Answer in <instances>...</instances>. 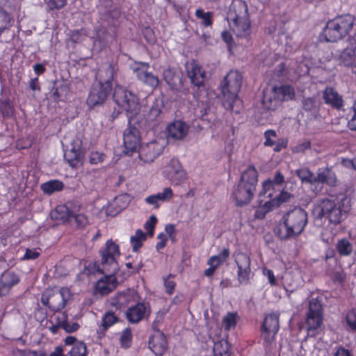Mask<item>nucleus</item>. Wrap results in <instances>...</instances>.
I'll use <instances>...</instances> for the list:
<instances>
[{
    "label": "nucleus",
    "instance_id": "nucleus-55",
    "mask_svg": "<svg viewBox=\"0 0 356 356\" xmlns=\"http://www.w3.org/2000/svg\"><path fill=\"white\" fill-rule=\"evenodd\" d=\"M164 286L165 292L168 294L171 295L173 293L176 286V282L174 281L172 276L169 275L164 278Z\"/></svg>",
    "mask_w": 356,
    "mask_h": 356
},
{
    "label": "nucleus",
    "instance_id": "nucleus-59",
    "mask_svg": "<svg viewBox=\"0 0 356 356\" xmlns=\"http://www.w3.org/2000/svg\"><path fill=\"white\" fill-rule=\"evenodd\" d=\"M311 148V143L309 141L305 140L292 148L293 153H304L307 149Z\"/></svg>",
    "mask_w": 356,
    "mask_h": 356
},
{
    "label": "nucleus",
    "instance_id": "nucleus-33",
    "mask_svg": "<svg viewBox=\"0 0 356 356\" xmlns=\"http://www.w3.org/2000/svg\"><path fill=\"white\" fill-rule=\"evenodd\" d=\"M323 183H326L331 186L334 185L336 183V178L334 174L327 169L319 170L316 175H314V179H312V184Z\"/></svg>",
    "mask_w": 356,
    "mask_h": 356
},
{
    "label": "nucleus",
    "instance_id": "nucleus-35",
    "mask_svg": "<svg viewBox=\"0 0 356 356\" xmlns=\"http://www.w3.org/2000/svg\"><path fill=\"white\" fill-rule=\"evenodd\" d=\"M262 190L259 193V196L268 198V200H273L275 196L280 195L284 191H278L277 188L273 185L270 179H268L263 183Z\"/></svg>",
    "mask_w": 356,
    "mask_h": 356
},
{
    "label": "nucleus",
    "instance_id": "nucleus-42",
    "mask_svg": "<svg viewBox=\"0 0 356 356\" xmlns=\"http://www.w3.org/2000/svg\"><path fill=\"white\" fill-rule=\"evenodd\" d=\"M213 356H229L226 341H218L213 344Z\"/></svg>",
    "mask_w": 356,
    "mask_h": 356
},
{
    "label": "nucleus",
    "instance_id": "nucleus-9",
    "mask_svg": "<svg viewBox=\"0 0 356 356\" xmlns=\"http://www.w3.org/2000/svg\"><path fill=\"white\" fill-rule=\"evenodd\" d=\"M70 297V290L67 287H63L59 291L47 289L42 294L41 302L53 311H59L65 307Z\"/></svg>",
    "mask_w": 356,
    "mask_h": 356
},
{
    "label": "nucleus",
    "instance_id": "nucleus-50",
    "mask_svg": "<svg viewBox=\"0 0 356 356\" xmlns=\"http://www.w3.org/2000/svg\"><path fill=\"white\" fill-rule=\"evenodd\" d=\"M160 203L170 201L173 197V191L171 188L166 187L163 191L155 194Z\"/></svg>",
    "mask_w": 356,
    "mask_h": 356
},
{
    "label": "nucleus",
    "instance_id": "nucleus-52",
    "mask_svg": "<svg viewBox=\"0 0 356 356\" xmlns=\"http://www.w3.org/2000/svg\"><path fill=\"white\" fill-rule=\"evenodd\" d=\"M157 222V218L155 216H151L148 220L145 223L144 227L147 230V234L150 237L154 234V227Z\"/></svg>",
    "mask_w": 356,
    "mask_h": 356
},
{
    "label": "nucleus",
    "instance_id": "nucleus-14",
    "mask_svg": "<svg viewBox=\"0 0 356 356\" xmlns=\"http://www.w3.org/2000/svg\"><path fill=\"white\" fill-rule=\"evenodd\" d=\"M165 147V141H152L142 145L138 151V156L144 163H152L159 156Z\"/></svg>",
    "mask_w": 356,
    "mask_h": 356
},
{
    "label": "nucleus",
    "instance_id": "nucleus-51",
    "mask_svg": "<svg viewBox=\"0 0 356 356\" xmlns=\"http://www.w3.org/2000/svg\"><path fill=\"white\" fill-rule=\"evenodd\" d=\"M346 321L351 330H356V309H353L347 313Z\"/></svg>",
    "mask_w": 356,
    "mask_h": 356
},
{
    "label": "nucleus",
    "instance_id": "nucleus-64",
    "mask_svg": "<svg viewBox=\"0 0 356 356\" xmlns=\"http://www.w3.org/2000/svg\"><path fill=\"white\" fill-rule=\"evenodd\" d=\"M40 253L34 249H26L23 257L24 260H33L37 259Z\"/></svg>",
    "mask_w": 356,
    "mask_h": 356
},
{
    "label": "nucleus",
    "instance_id": "nucleus-32",
    "mask_svg": "<svg viewBox=\"0 0 356 356\" xmlns=\"http://www.w3.org/2000/svg\"><path fill=\"white\" fill-rule=\"evenodd\" d=\"M355 43H350L341 54V62L347 66L356 67V39Z\"/></svg>",
    "mask_w": 356,
    "mask_h": 356
},
{
    "label": "nucleus",
    "instance_id": "nucleus-60",
    "mask_svg": "<svg viewBox=\"0 0 356 356\" xmlns=\"http://www.w3.org/2000/svg\"><path fill=\"white\" fill-rule=\"evenodd\" d=\"M131 334L129 330H124L120 337L122 346L128 348L130 346Z\"/></svg>",
    "mask_w": 356,
    "mask_h": 356
},
{
    "label": "nucleus",
    "instance_id": "nucleus-43",
    "mask_svg": "<svg viewBox=\"0 0 356 356\" xmlns=\"http://www.w3.org/2000/svg\"><path fill=\"white\" fill-rule=\"evenodd\" d=\"M195 16L202 20L205 26H209L212 24L213 13L211 12H204L202 9L199 8L195 11Z\"/></svg>",
    "mask_w": 356,
    "mask_h": 356
},
{
    "label": "nucleus",
    "instance_id": "nucleus-58",
    "mask_svg": "<svg viewBox=\"0 0 356 356\" xmlns=\"http://www.w3.org/2000/svg\"><path fill=\"white\" fill-rule=\"evenodd\" d=\"M51 10L60 9L66 4V0H44Z\"/></svg>",
    "mask_w": 356,
    "mask_h": 356
},
{
    "label": "nucleus",
    "instance_id": "nucleus-34",
    "mask_svg": "<svg viewBox=\"0 0 356 356\" xmlns=\"http://www.w3.org/2000/svg\"><path fill=\"white\" fill-rule=\"evenodd\" d=\"M73 211L66 205H58L51 212V217L54 220L66 222L72 218Z\"/></svg>",
    "mask_w": 356,
    "mask_h": 356
},
{
    "label": "nucleus",
    "instance_id": "nucleus-53",
    "mask_svg": "<svg viewBox=\"0 0 356 356\" xmlns=\"http://www.w3.org/2000/svg\"><path fill=\"white\" fill-rule=\"evenodd\" d=\"M265 146H272L275 144V140L277 138L276 132L274 130L269 129L264 133Z\"/></svg>",
    "mask_w": 356,
    "mask_h": 356
},
{
    "label": "nucleus",
    "instance_id": "nucleus-56",
    "mask_svg": "<svg viewBox=\"0 0 356 356\" xmlns=\"http://www.w3.org/2000/svg\"><path fill=\"white\" fill-rule=\"evenodd\" d=\"M0 111L5 117H10L13 115V106L9 101H4L1 103Z\"/></svg>",
    "mask_w": 356,
    "mask_h": 356
},
{
    "label": "nucleus",
    "instance_id": "nucleus-45",
    "mask_svg": "<svg viewBox=\"0 0 356 356\" xmlns=\"http://www.w3.org/2000/svg\"><path fill=\"white\" fill-rule=\"evenodd\" d=\"M163 78L171 88H174L176 86L177 81H179V77L176 76L171 69L164 70Z\"/></svg>",
    "mask_w": 356,
    "mask_h": 356
},
{
    "label": "nucleus",
    "instance_id": "nucleus-61",
    "mask_svg": "<svg viewBox=\"0 0 356 356\" xmlns=\"http://www.w3.org/2000/svg\"><path fill=\"white\" fill-rule=\"evenodd\" d=\"M273 185L277 188L278 191L282 190V184L284 181V177L280 172H277L273 179H270Z\"/></svg>",
    "mask_w": 356,
    "mask_h": 356
},
{
    "label": "nucleus",
    "instance_id": "nucleus-36",
    "mask_svg": "<svg viewBox=\"0 0 356 356\" xmlns=\"http://www.w3.org/2000/svg\"><path fill=\"white\" fill-rule=\"evenodd\" d=\"M229 256V250L227 248H225L219 254L211 257L207 261V264L216 269L227 259Z\"/></svg>",
    "mask_w": 356,
    "mask_h": 356
},
{
    "label": "nucleus",
    "instance_id": "nucleus-26",
    "mask_svg": "<svg viewBox=\"0 0 356 356\" xmlns=\"http://www.w3.org/2000/svg\"><path fill=\"white\" fill-rule=\"evenodd\" d=\"M167 341L165 335L157 330L149 340V347L157 356L162 355L167 350Z\"/></svg>",
    "mask_w": 356,
    "mask_h": 356
},
{
    "label": "nucleus",
    "instance_id": "nucleus-62",
    "mask_svg": "<svg viewBox=\"0 0 356 356\" xmlns=\"http://www.w3.org/2000/svg\"><path fill=\"white\" fill-rule=\"evenodd\" d=\"M263 274L268 278V282L271 286L277 285V279L272 270L268 268L263 269Z\"/></svg>",
    "mask_w": 356,
    "mask_h": 356
},
{
    "label": "nucleus",
    "instance_id": "nucleus-46",
    "mask_svg": "<svg viewBox=\"0 0 356 356\" xmlns=\"http://www.w3.org/2000/svg\"><path fill=\"white\" fill-rule=\"evenodd\" d=\"M298 177L304 183H309L312 184V179H314V174L307 168H301L296 171Z\"/></svg>",
    "mask_w": 356,
    "mask_h": 356
},
{
    "label": "nucleus",
    "instance_id": "nucleus-25",
    "mask_svg": "<svg viewBox=\"0 0 356 356\" xmlns=\"http://www.w3.org/2000/svg\"><path fill=\"white\" fill-rule=\"evenodd\" d=\"M189 130V126L182 120H175L167 127V134L169 138L174 140H182Z\"/></svg>",
    "mask_w": 356,
    "mask_h": 356
},
{
    "label": "nucleus",
    "instance_id": "nucleus-29",
    "mask_svg": "<svg viewBox=\"0 0 356 356\" xmlns=\"http://www.w3.org/2000/svg\"><path fill=\"white\" fill-rule=\"evenodd\" d=\"M52 321H55L57 325L63 328L66 332H74L80 327L78 322L68 321L67 315L65 312L55 314L52 316Z\"/></svg>",
    "mask_w": 356,
    "mask_h": 356
},
{
    "label": "nucleus",
    "instance_id": "nucleus-7",
    "mask_svg": "<svg viewBox=\"0 0 356 356\" xmlns=\"http://www.w3.org/2000/svg\"><path fill=\"white\" fill-rule=\"evenodd\" d=\"M242 84V76L236 70H231L225 77L221 90L227 108L233 109L234 103L238 101V93Z\"/></svg>",
    "mask_w": 356,
    "mask_h": 356
},
{
    "label": "nucleus",
    "instance_id": "nucleus-38",
    "mask_svg": "<svg viewBox=\"0 0 356 356\" xmlns=\"http://www.w3.org/2000/svg\"><path fill=\"white\" fill-rule=\"evenodd\" d=\"M147 234L141 229L136 230L134 235L130 238V242L134 252H137L143 245V242L147 239Z\"/></svg>",
    "mask_w": 356,
    "mask_h": 356
},
{
    "label": "nucleus",
    "instance_id": "nucleus-23",
    "mask_svg": "<svg viewBox=\"0 0 356 356\" xmlns=\"http://www.w3.org/2000/svg\"><path fill=\"white\" fill-rule=\"evenodd\" d=\"M150 314V307L143 302H138L134 306L129 307L126 316L131 323H137Z\"/></svg>",
    "mask_w": 356,
    "mask_h": 356
},
{
    "label": "nucleus",
    "instance_id": "nucleus-27",
    "mask_svg": "<svg viewBox=\"0 0 356 356\" xmlns=\"http://www.w3.org/2000/svg\"><path fill=\"white\" fill-rule=\"evenodd\" d=\"M129 196L127 194L116 197L108 204L106 209V214L108 216H115L129 205Z\"/></svg>",
    "mask_w": 356,
    "mask_h": 356
},
{
    "label": "nucleus",
    "instance_id": "nucleus-63",
    "mask_svg": "<svg viewBox=\"0 0 356 356\" xmlns=\"http://www.w3.org/2000/svg\"><path fill=\"white\" fill-rule=\"evenodd\" d=\"M145 202L148 205L152 206L154 207V209H158L161 204V203L159 202V201L155 194L147 196L145 199Z\"/></svg>",
    "mask_w": 356,
    "mask_h": 356
},
{
    "label": "nucleus",
    "instance_id": "nucleus-15",
    "mask_svg": "<svg viewBox=\"0 0 356 356\" xmlns=\"http://www.w3.org/2000/svg\"><path fill=\"white\" fill-rule=\"evenodd\" d=\"M323 320L322 306L321 302L314 298L309 301V311L307 318V325L309 330H315L318 329Z\"/></svg>",
    "mask_w": 356,
    "mask_h": 356
},
{
    "label": "nucleus",
    "instance_id": "nucleus-37",
    "mask_svg": "<svg viewBox=\"0 0 356 356\" xmlns=\"http://www.w3.org/2000/svg\"><path fill=\"white\" fill-rule=\"evenodd\" d=\"M63 184L58 180H51L41 185L42 191L48 195H51L54 192L60 191L63 188Z\"/></svg>",
    "mask_w": 356,
    "mask_h": 356
},
{
    "label": "nucleus",
    "instance_id": "nucleus-57",
    "mask_svg": "<svg viewBox=\"0 0 356 356\" xmlns=\"http://www.w3.org/2000/svg\"><path fill=\"white\" fill-rule=\"evenodd\" d=\"M105 159V154L99 152H92L89 155V162L91 164H98Z\"/></svg>",
    "mask_w": 356,
    "mask_h": 356
},
{
    "label": "nucleus",
    "instance_id": "nucleus-48",
    "mask_svg": "<svg viewBox=\"0 0 356 356\" xmlns=\"http://www.w3.org/2000/svg\"><path fill=\"white\" fill-rule=\"evenodd\" d=\"M72 218L74 219L76 226L80 228L85 227L89 223L88 217L83 213L73 211Z\"/></svg>",
    "mask_w": 356,
    "mask_h": 356
},
{
    "label": "nucleus",
    "instance_id": "nucleus-31",
    "mask_svg": "<svg viewBox=\"0 0 356 356\" xmlns=\"http://www.w3.org/2000/svg\"><path fill=\"white\" fill-rule=\"evenodd\" d=\"M325 103L332 107L340 109L343 104L342 97L332 87H327L323 94Z\"/></svg>",
    "mask_w": 356,
    "mask_h": 356
},
{
    "label": "nucleus",
    "instance_id": "nucleus-19",
    "mask_svg": "<svg viewBox=\"0 0 356 356\" xmlns=\"http://www.w3.org/2000/svg\"><path fill=\"white\" fill-rule=\"evenodd\" d=\"M140 144V137L137 128L129 126L124 132V153L131 155Z\"/></svg>",
    "mask_w": 356,
    "mask_h": 356
},
{
    "label": "nucleus",
    "instance_id": "nucleus-5",
    "mask_svg": "<svg viewBox=\"0 0 356 356\" xmlns=\"http://www.w3.org/2000/svg\"><path fill=\"white\" fill-rule=\"evenodd\" d=\"M353 24L354 19L352 15L337 17L327 23L321 37L327 42H337L349 33Z\"/></svg>",
    "mask_w": 356,
    "mask_h": 356
},
{
    "label": "nucleus",
    "instance_id": "nucleus-21",
    "mask_svg": "<svg viewBox=\"0 0 356 356\" xmlns=\"http://www.w3.org/2000/svg\"><path fill=\"white\" fill-rule=\"evenodd\" d=\"M187 74L191 83L197 87L203 85L206 74L202 66L195 60H190L186 63Z\"/></svg>",
    "mask_w": 356,
    "mask_h": 356
},
{
    "label": "nucleus",
    "instance_id": "nucleus-41",
    "mask_svg": "<svg viewBox=\"0 0 356 356\" xmlns=\"http://www.w3.org/2000/svg\"><path fill=\"white\" fill-rule=\"evenodd\" d=\"M68 354L70 356H87L86 343L82 341H78L72 347Z\"/></svg>",
    "mask_w": 356,
    "mask_h": 356
},
{
    "label": "nucleus",
    "instance_id": "nucleus-24",
    "mask_svg": "<svg viewBox=\"0 0 356 356\" xmlns=\"http://www.w3.org/2000/svg\"><path fill=\"white\" fill-rule=\"evenodd\" d=\"M70 150L65 152V161L74 168H79L82 165L83 155L81 151V142L79 140H74L71 144Z\"/></svg>",
    "mask_w": 356,
    "mask_h": 356
},
{
    "label": "nucleus",
    "instance_id": "nucleus-2",
    "mask_svg": "<svg viewBox=\"0 0 356 356\" xmlns=\"http://www.w3.org/2000/svg\"><path fill=\"white\" fill-rule=\"evenodd\" d=\"M226 19L229 30L238 38L248 39L251 35V24L248 4L243 0H232Z\"/></svg>",
    "mask_w": 356,
    "mask_h": 356
},
{
    "label": "nucleus",
    "instance_id": "nucleus-13",
    "mask_svg": "<svg viewBox=\"0 0 356 356\" xmlns=\"http://www.w3.org/2000/svg\"><path fill=\"white\" fill-rule=\"evenodd\" d=\"M149 67L147 63L139 62L133 64L131 69L138 80L152 88H156L160 81L156 75L148 71Z\"/></svg>",
    "mask_w": 356,
    "mask_h": 356
},
{
    "label": "nucleus",
    "instance_id": "nucleus-20",
    "mask_svg": "<svg viewBox=\"0 0 356 356\" xmlns=\"http://www.w3.org/2000/svg\"><path fill=\"white\" fill-rule=\"evenodd\" d=\"M291 195L287 192H283L280 195L275 196L273 200H266L255 211L254 217L262 219L266 213L271 209L279 207L282 203L286 202Z\"/></svg>",
    "mask_w": 356,
    "mask_h": 356
},
{
    "label": "nucleus",
    "instance_id": "nucleus-16",
    "mask_svg": "<svg viewBox=\"0 0 356 356\" xmlns=\"http://www.w3.org/2000/svg\"><path fill=\"white\" fill-rule=\"evenodd\" d=\"M111 90V86L95 83L93 85L87 99L90 107L100 105L104 102Z\"/></svg>",
    "mask_w": 356,
    "mask_h": 356
},
{
    "label": "nucleus",
    "instance_id": "nucleus-12",
    "mask_svg": "<svg viewBox=\"0 0 356 356\" xmlns=\"http://www.w3.org/2000/svg\"><path fill=\"white\" fill-rule=\"evenodd\" d=\"M277 314H270L264 319L262 325L261 338L266 346H270L273 342L279 330V320Z\"/></svg>",
    "mask_w": 356,
    "mask_h": 356
},
{
    "label": "nucleus",
    "instance_id": "nucleus-6",
    "mask_svg": "<svg viewBox=\"0 0 356 356\" xmlns=\"http://www.w3.org/2000/svg\"><path fill=\"white\" fill-rule=\"evenodd\" d=\"M294 96V89L289 85L267 88L264 90L262 104L266 110H275L281 102L292 99Z\"/></svg>",
    "mask_w": 356,
    "mask_h": 356
},
{
    "label": "nucleus",
    "instance_id": "nucleus-28",
    "mask_svg": "<svg viewBox=\"0 0 356 356\" xmlns=\"http://www.w3.org/2000/svg\"><path fill=\"white\" fill-rule=\"evenodd\" d=\"M19 281L17 274L12 271H5L0 277V296L8 293L11 288Z\"/></svg>",
    "mask_w": 356,
    "mask_h": 356
},
{
    "label": "nucleus",
    "instance_id": "nucleus-18",
    "mask_svg": "<svg viewBox=\"0 0 356 356\" xmlns=\"http://www.w3.org/2000/svg\"><path fill=\"white\" fill-rule=\"evenodd\" d=\"M235 261L238 267V280L241 284H247L251 273L250 258L243 252H238L235 256Z\"/></svg>",
    "mask_w": 356,
    "mask_h": 356
},
{
    "label": "nucleus",
    "instance_id": "nucleus-11",
    "mask_svg": "<svg viewBox=\"0 0 356 356\" xmlns=\"http://www.w3.org/2000/svg\"><path fill=\"white\" fill-rule=\"evenodd\" d=\"M162 175L174 186L180 185L187 179L186 171L183 169L179 161L175 158L170 159L163 166Z\"/></svg>",
    "mask_w": 356,
    "mask_h": 356
},
{
    "label": "nucleus",
    "instance_id": "nucleus-1",
    "mask_svg": "<svg viewBox=\"0 0 356 356\" xmlns=\"http://www.w3.org/2000/svg\"><path fill=\"white\" fill-rule=\"evenodd\" d=\"M350 207V198L339 194L317 200L314 204L312 213L316 224L324 220L330 225H337L346 218Z\"/></svg>",
    "mask_w": 356,
    "mask_h": 356
},
{
    "label": "nucleus",
    "instance_id": "nucleus-17",
    "mask_svg": "<svg viewBox=\"0 0 356 356\" xmlns=\"http://www.w3.org/2000/svg\"><path fill=\"white\" fill-rule=\"evenodd\" d=\"M104 275L99 278L95 286V293L102 296L107 295L117 286L116 273H107L102 271Z\"/></svg>",
    "mask_w": 356,
    "mask_h": 356
},
{
    "label": "nucleus",
    "instance_id": "nucleus-49",
    "mask_svg": "<svg viewBox=\"0 0 356 356\" xmlns=\"http://www.w3.org/2000/svg\"><path fill=\"white\" fill-rule=\"evenodd\" d=\"M170 310V307L160 309L156 315L155 319L153 322V328L156 331L159 330L160 324L163 322L165 315Z\"/></svg>",
    "mask_w": 356,
    "mask_h": 356
},
{
    "label": "nucleus",
    "instance_id": "nucleus-44",
    "mask_svg": "<svg viewBox=\"0 0 356 356\" xmlns=\"http://www.w3.org/2000/svg\"><path fill=\"white\" fill-rule=\"evenodd\" d=\"M13 18L3 10H0V33L11 26Z\"/></svg>",
    "mask_w": 356,
    "mask_h": 356
},
{
    "label": "nucleus",
    "instance_id": "nucleus-54",
    "mask_svg": "<svg viewBox=\"0 0 356 356\" xmlns=\"http://www.w3.org/2000/svg\"><path fill=\"white\" fill-rule=\"evenodd\" d=\"M117 320L116 316L113 312H108L106 313L103 317V326L106 328L111 327Z\"/></svg>",
    "mask_w": 356,
    "mask_h": 356
},
{
    "label": "nucleus",
    "instance_id": "nucleus-4",
    "mask_svg": "<svg viewBox=\"0 0 356 356\" xmlns=\"http://www.w3.org/2000/svg\"><path fill=\"white\" fill-rule=\"evenodd\" d=\"M307 213L301 208H295L283 217L278 235L282 239L295 238L300 235L307 224Z\"/></svg>",
    "mask_w": 356,
    "mask_h": 356
},
{
    "label": "nucleus",
    "instance_id": "nucleus-47",
    "mask_svg": "<svg viewBox=\"0 0 356 356\" xmlns=\"http://www.w3.org/2000/svg\"><path fill=\"white\" fill-rule=\"evenodd\" d=\"M237 321L236 313L229 312L222 319L223 324L226 330H229L235 327Z\"/></svg>",
    "mask_w": 356,
    "mask_h": 356
},
{
    "label": "nucleus",
    "instance_id": "nucleus-8",
    "mask_svg": "<svg viewBox=\"0 0 356 356\" xmlns=\"http://www.w3.org/2000/svg\"><path fill=\"white\" fill-rule=\"evenodd\" d=\"M113 99L116 104L124 110L130 117H133L143 111V106L138 102L136 95L123 86L119 85L115 86Z\"/></svg>",
    "mask_w": 356,
    "mask_h": 356
},
{
    "label": "nucleus",
    "instance_id": "nucleus-30",
    "mask_svg": "<svg viewBox=\"0 0 356 356\" xmlns=\"http://www.w3.org/2000/svg\"><path fill=\"white\" fill-rule=\"evenodd\" d=\"M115 73V67L111 63H106L99 69L96 79L99 84L108 85L112 87L111 82Z\"/></svg>",
    "mask_w": 356,
    "mask_h": 356
},
{
    "label": "nucleus",
    "instance_id": "nucleus-3",
    "mask_svg": "<svg viewBox=\"0 0 356 356\" xmlns=\"http://www.w3.org/2000/svg\"><path fill=\"white\" fill-rule=\"evenodd\" d=\"M257 184V172L253 166H249L241 174L237 186L232 192V197L238 206L249 204L252 200Z\"/></svg>",
    "mask_w": 356,
    "mask_h": 356
},
{
    "label": "nucleus",
    "instance_id": "nucleus-40",
    "mask_svg": "<svg viewBox=\"0 0 356 356\" xmlns=\"http://www.w3.org/2000/svg\"><path fill=\"white\" fill-rule=\"evenodd\" d=\"M22 356H64L63 348L61 347H56L55 350L51 353L49 355H47L42 351H30V350H24L21 353Z\"/></svg>",
    "mask_w": 356,
    "mask_h": 356
},
{
    "label": "nucleus",
    "instance_id": "nucleus-39",
    "mask_svg": "<svg viewBox=\"0 0 356 356\" xmlns=\"http://www.w3.org/2000/svg\"><path fill=\"white\" fill-rule=\"evenodd\" d=\"M337 250L340 255H350L353 250V245L347 238H341L337 243Z\"/></svg>",
    "mask_w": 356,
    "mask_h": 356
},
{
    "label": "nucleus",
    "instance_id": "nucleus-22",
    "mask_svg": "<svg viewBox=\"0 0 356 356\" xmlns=\"http://www.w3.org/2000/svg\"><path fill=\"white\" fill-rule=\"evenodd\" d=\"M140 300L138 293L132 289H128L118 293L111 299V305L118 308L126 307L131 303L137 302Z\"/></svg>",
    "mask_w": 356,
    "mask_h": 356
},
{
    "label": "nucleus",
    "instance_id": "nucleus-10",
    "mask_svg": "<svg viewBox=\"0 0 356 356\" xmlns=\"http://www.w3.org/2000/svg\"><path fill=\"white\" fill-rule=\"evenodd\" d=\"M102 256L101 270L117 273L119 266L117 259L120 255L119 246L112 240H108L105 248L100 251Z\"/></svg>",
    "mask_w": 356,
    "mask_h": 356
}]
</instances>
